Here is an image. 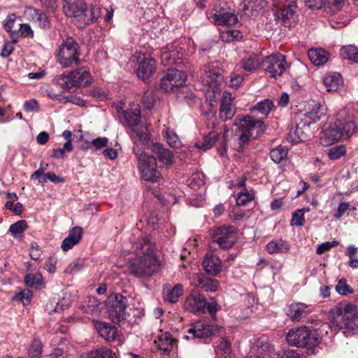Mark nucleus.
Returning a JSON list of instances; mask_svg holds the SVG:
<instances>
[{"instance_id":"obj_48","label":"nucleus","mask_w":358,"mask_h":358,"mask_svg":"<svg viewBox=\"0 0 358 358\" xmlns=\"http://www.w3.org/2000/svg\"><path fill=\"white\" fill-rule=\"evenodd\" d=\"M155 101V95L152 91L148 90L144 92L141 99V104L148 110L152 108Z\"/></svg>"},{"instance_id":"obj_56","label":"nucleus","mask_w":358,"mask_h":358,"mask_svg":"<svg viewBox=\"0 0 358 358\" xmlns=\"http://www.w3.org/2000/svg\"><path fill=\"white\" fill-rule=\"evenodd\" d=\"M42 352V345L39 341H34L29 349V355L31 358H39Z\"/></svg>"},{"instance_id":"obj_43","label":"nucleus","mask_w":358,"mask_h":358,"mask_svg":"<svg viewBox=\"0 0 358 358\" xmlns=\"http://www.w3.org/2000/svg\"><path fill=\"white\" fill-rule=\"evenodd\" d=\"M255 199V194L252 189L248 191L244 188L238 194L236 198V203L238 206H246L248 203L251 202Z\"/></svg>"},{"instance_id":"obj_15","label":"nucleus","mask_w":358,"mask_h":358,"mask_svg":"<svg viewBox=\"0 0 358 358\" xmlns=\"http://www.w3.org/2000/svg\"><path fill=\"white\" fill-rule=\"evenodd\" d=\"M206 305L207 300L203 295L190 294L186 298L184 308L192 313L200 314L205 313Z\"/></svg>"},{"instance_id":"obj_17","label":"nucleus","mask_w":358,"mask_h":358,"mask_svg":"<svg viewBox=\"0 0 358 358\" xmlns=\"http://www.w3.org/2000/svg\"><path fill=\"white\" fill-rule=\"evenodd\" d=\"M81 13H78L76 18L80 22V27H84L90 23L95 22L101 15L100 8L96 6H92L90 8L83 9Z\"/></svg>"},{"instance_id":"obj_46","label":"nucleus","mask_w":358,"mask_h":358,"mask_svg":"<svg viewBox=\"0 0 358 358\" xmlns=\"http://www.w3.org/2000/svg\"><path fill=\"white\" fill-rule=\"evenodd\" d=\"M183 294V288L180 284L176 285L166 295V300L171 303H176Z\"/></svg>"},{"instance_id":"obj_27","label":"nucleus","mask_w":358,"mask_h":358,"mask_svg":"<svg viewBox=\"0 0 358 358\" xmlns=\"http://www.w3.org/2000/svg\"><path fill=\"white\" fill-rule=\"evenodd\" d=\"M175 339L169 332L162 333L158 337L157 347L161 354L163 355H169L170 352L173 350Z\"/></svg>"},{"instance_id":"obj_8","label":"nucleus","mask_w":358,"mask_h":358,"mask_svg":"<svg viewBox=\"0 0 358 358\" xmlns=\"http://www.w3.org/2000/svg\"><path fill=\"white\" fill-rule=\"evenodd\" d=\"M127 299L119 293L111 294L106 301V306L109 320L117 324L126 319Z\"/></svg>"},{"instance_id":"obj_39","label":"nucleus","mask_w":358,"mask_h":358,"mask_svg":"<svg viewBox=\"0 0 358 358\" xmlns=\"http://www.w3.org/2000/svg\"><path fill=\"white\" fill-rule=\"evenodd\" d=\"M217 138V134L214 132H210L208 135L205 136L201 141L195 143V147L198 149L206 151L210 149Z\"/></svg>"},{"instance_id":"obj_57","label":"nucleus","mask_w":358,"mask_h":358,"mask_svg":"<svg viewBox=\"0 0 358 358\" xmlns=\"http://www.w3.org/2000/svg\"><path fill=\"white\" fill-rule=\"evenodd\" d=\"M32 294L28 289H24L15 296V298L20 300L24 305L29 304L31 301Z\"/></svg>"},{"instance_id":"obj_53","label":"nucleus","mask_w":358,"mask_h":358,"mask_svg":"<svg viewBox=\"0 0 358 358\" xmlns=\"http://www.w3.org/2000/svg\"><path fill=\"white\" fill-rule=\"evenodd\" d=\"M336 292L341 295H346L348 294H352L353 289L347 284L345 278L338 280L336 286Z\"/></svg>"},{"instance_id":"obj_62","label":"nucleus","mask_w":358,"mask_h":358,"mask_svg":"<svg viewBox=\"0 0 358 358\" xmlns=\"http://www.w3.org/2000/svg\"><path fill=\"white\" fill-rule=\"evenodd\" d=\"M16 16L14 13L10 14L7 16L3 22V27L7 31H11L13 24L15 22Z\"/></svg>"},{"instance_id":"obj_19","label":"nucleus","mask_w":358,"mask_h":358,"mask_svg":"<svg viewBox=\"0 0 358 358\" xmlns=\"http://www.w3.org/2000/svg\"><path fill=\"white\" fill-rule=\"evenodd\" d=\"M309 125L310 122H304L301 126L298 124L292 126L288 133L287 141L294 144L306 141L308 138V134L304 129L308 130Z\"/></svg>"},{"instance_id":"obj_5","label":"nucleus","mask_w":358,"mask_h":358,"mask_svg":"<svg viewBox=\"0 0 358 358\" xmlns=\"http://www.w3.org/2000/svg\"><path fill=\"white\" fill-rule=\"evenodd\" d=\"M333 319L348 332H358V307L350 303H340L332 312Z\"/></svg>"},{"instance_id":"obj_18","label":"nucleus","mask_w":358,"mask_h":358,"mask_svg":"<svg viewBox=\"0 0 358 358\" xmlns=\"http://www.w3.org/2000/svg\"><path fill=\"white\" fill-rule=\"evenodd\" d=\"M296 6H288V7L278 8L275 10V16L281 20L285 27H291L296 22Z\"/></svg>"},{"instance_id":"obj_14","label":"nucleus","mask_w":358,"mask_h":358,"mask_svg":"<svg viewBox=\"0 0 358 358\" xmlns=\"http://www.w3.org/2000/svg\"><path fill=\"white\" fill-rule=\"evenodd\" d=\"M311 312L309 305L301 302L291 303L286 309V315L292 322H299Z\"/></svg>"},{"instance_id":"obj_26","label":"nucleus","mask_w":358,"mask_h":358,"mask_svg":"<svg viewBox=\"0 0 358 358\" xmlns=\"http://www.w3.org/2000/svg\"><path fill=\"white\" fill-rule=\"evenodd\" d=\"M95 327L100 335L106 341L110 342L117 336V328L104 322H96Z\"/></svg>"},{"instance_id":"obj_29","label":"nucleus","mask_w":358,"mask_h":358,"mask_svg":"<svg viewBox=\"0 0 358 358\" xmlns=\"http://www.w3.org/2000/svg\"><path fill=\"white\" fill-rule=\"evenodd\" d=\"M308 55L310 61L315 66L324 65L329 59V53L322 48H312L308 50Z\"/></svg>"},{"instance_id":"obj_64","label":"nucleus","mask_w":358,"mask_h":358,"mask_svg":"<svg viewBox=\"0 0 358 358\" xmlns=\"http://www.w3.org/2000/svg\"><path fill=\"white\" fill-rule=\"evenodd\" d=\"M56 260L53 257H48L44 264V268L49 273H52L55 271Z\"/></svg>"},{"instance_id":"obj_49","label":"nucleus","mask_w":358,"mask_h":358,"mask_svg":"<svg viewBox=\"0 0 358 358\" xmlns=\"http://www.w3.org/2000/svg\"><path fill=\"white\" fill-rule=\"evenodd\" d=\"M108 139L106 137H98L96 139L93 140L92 142V145H90L89 143H86V145H83L82 148L88 149L94 147L96 150L101 149L102 148L106 147L108 145Z\"/></svg>"},{"instance_id":"obj_58","label":"nucleus","mask_w":358,"mask_h":358,"mask_svg":"<svg viewBox=\"0 0 358 358\" xmlns=\"http://www.w3.org/2000/svg\"><path fill=\"white\" fill-rule=\"evenodd\" d=\"M288 6H296V0H273V6L275 8L288 7Z\"/></svg>"},{"instance_id":"obj_31","label":"nucleus","mask_w":358,"mask_h":358,"mask_svg":"<svg viewBox=\"0 0 358 358\" xmlns=\"http://www.w3.org/2000/svg\"><path fill=\"white\" fill-rule=\"evenodd\" d=\"M218 281L215 279L205 276L203 274H199L196 276V285L205 292H215L218 287Z\"/></svg>"},{"instance_id":"obj_7","label":"nucleus","mask_w":358,"mask_h":358,"mask_svg":"<svg viewBox=\"0 0 358 358\" xmlns=\"http://www.w3.org/2000/svg\"><path fill=\"white\" fill-rule=\"evenodd\" d=\"M55 80L63 90H69L74 87H80L90 84L91 76L85 68L81 67L69 74L59 76Z\"/></svg>"},{"instance_id":"obj_44","label":"nucleus","mask_w":358,"mask_h":358,"mask_svg":"<svg viewBox=\"0 0 358 358\" xmlns=\"http://www.w3.org/2000/svg\"><path fill=\"white\" fill-rule=\"evenodd\" d=\"M347 0H325L324 8L327 13L334 14L341 10Z\"/></svg>"},{"instance_id":"obj_36","label":"nucleus","mask_w":358,"mask_h":358,"mask_svg":"<svg viewBox=\"0 0 358 358\" xmlns=\"http://www.w3.org/2000/svg\"><path fill=\"white\" fill-rule=\"evenodd\" d=\"M255 347L257 353L251 355L250 358H271L274 351L273 347L266 342L258 341Z\"/></svg>"},{"instance_id":"obj_22","label":"nucleus","mask_w":358,"mask_h":358,"mask_svg":"<svg viewBox=\"0 0 358 358\" xmlns=\"http://www.w3.org/2000/svg\"><path fill=\"white\" fill-rule=\"evenodd\" d=\"M217 330V327L213 325L197 324L189 328L187 331L194 338H206L215 334Z\"/></svg>"},{"instance_id":"obj_12","label":"nucleus","mask_w":358,"mask_h":358,"mask_svg":"<svg viewBox=\"0 0 358 358\" xmlns=\"http://www.w3.org/2000/svg\"><path fill=\"white\" fill-rule=\"evenodd\" d=\"M138 68L136 70V74L139 78L145 83H148L150 78L152 77L156 71V61L150 57H143V59L138 58Z\"/></svg>"},{"instance_id":"obj_11","label":"nucleus","mask_w":358,"mask_h":358,"mask_svg":"<svg viewBox=\"0 0 358 358\" xmlns=\"http://www.w3.org/2000/svg\"><path fill=\"white\" fill-rule=\"evenodd\" d=\"M213 239L220 248L224 249L230 248L236 243L235 229L233 227L227 226L218 227L213 235Z\"/></svg>"},{"instance_id":"obj_34","label":"nucleus","mask_w":358,"mask_h":358,"mask_svg":"<svg viewBox=\"0 0 358 358\" xmlns=\"http://www.w3.org/2000/svg\"><path fill=\"white\" fill-rule=\"evenodd\" d=\"M289 249V243L282 239L272 241L266 245V250L269 254L287 253Z\"/></svg>"},{"instance_id":"obj_2","label":"nucleus","mask_w":358,"mask_h":358,"mask_svg":"<svg viewBox=\"0 0 358 358\" xmlns=\"http://www.w3.org/2000/svg\"><path fill=\"white\" fill-rule=\"evenodd\" d=\"M266 129L265 124L252 117L246 115L243 118L237 117L231 128L233 148L243 152L248 148L252 140L256 139Z\"/></svg>"},{"instance_id":"obj_54","label":"nucleus","mask_w":358,"mask_h":358,"mask_svg":"<svg viewBox=\"0 0 358 358\" xmlns=\"http://www.w3.org/2000/svg\"><path fill=\"white\" fill-rule=\"evenodd\" d=\"M305 218L303 215V210H297L293 214L291 220L292 226L301 227L304 225Z\"/></svg>"},{"instance_id":"obj_13","label":"nucleus","mask_w":358,"mask_h":358,"mask_svg":"<svg viewBox=\"0 0 358 358\" xmlns=\"http://www.w3.org/2000/svg\"><path fill=\"white\" fill-rule=\"evenodd\" d=\"M341 129L338 120L329 124L322 131L320 137L321 143L324 146H328L340 141L343 138V133Z\"/></svg>"},{"instance_id":"obj_28","label":"nucleus","mask_w":358,"mask_h":358,"mask_svg":"<svg viewBox=\"0 0 358 358\" xmlns=\"http://www.w3.org/2000/svg\"><path fill=\"white\" fill-rule=\"evenodd\" d=\"M152 151L157 156L159 162L166 166L171 165L173 163V155L172 152L164 148L160 143H153Z\"/></svg>"},{"instance_id":"obj_9","label":"nucleus","mask_w":358,"mask_h":358,"mask_svg":"<svg viewBox=\"0 0 358 358\" xmlns=\"http://www.w3.org/2000/svg\"><path fill=\"white\" fill-rule=\"evenodd\" d=\"M201 79L214 93L220 90V85L224 81L222 70L217 65L208 64L204 65L201 71Z\"/></svg>"},{"instance_id":"obj_32","label":"nucleus","mask_w":358,"mask_h":358,"mask_svg":"<svg viewBox=\"0 0 358 358\" xmlns=\"http://www.w3.org/2000/svg\"><path fill=\"white\" fill-rule=\"evenodd\" d=\"M262 59L256 55L252 54L243 58L240 62V67L245 71H252L261 66Z\"/></svg>"},{"instance_id":"obj_41","label":"nucleus","mask_w":358,"mask_h":358,"mask_svg":"<svg viewBox=\"0 0 358 358\" xmlns=\"http://www.w3.org/2000/svg\"><path fill=\"white\" fill-rule=\"evenodd\" d=\"M340 54L343 59L358 62V49L355 45H349L342 47L340 50Z\"/></svg>"},{"instance_id":"obj_20","label":"nucleus","mask_w":358,"mask_h":358,"mask_svg":"<svg viewBox=\"0 0 358 358\" xmlns=\"http://www.w3.org/2000/svg\"><path fill=\"white\" fill-rule=\"evenodd\" d=\"M232 97L229 92H224L220 106L219 115L223 121L232 118L235 114V109L231 107Z\"/></svg>"},{"instance_id":"obj_4","label":"nucleus","mask_w":358,"mask_h":358,"mask_svg":"<svg viewBox=\"0 0 358 358\" xmlns=\"http://www.w3.org/2000/svg\"><path fill=\"white\" fill-rule=\"evenodd\" d=\"M286 339L290 345L304 348L312 350L313 352L321 341L317 331L306 326L290 329L286 336Z\"/></svg>"},{"instance_id":"obj_52","label":"nucleus","mask_w":358,"mask_h":358,"mask_svg":"<svg viewBox=\"0 0 358 358\" xmlns=\"http://www.w3.org/2000/svg\"><path fill=\"white\" fill-rule=\"evenodd\" d=\"M73 150V146L71 143V141H67L63 148H58L53 149L52 152V157L57 158V159H61L64 157V152H71Z\"/></svg>"},{"instance_id":"obj_45","label":"nucleus","mask_w":358,"mask_h":358,"mask_svg":"<svg viewBox=\"0 0 358 358\" xmlns=\"http://www.w3.org/2000/svg\"><path fill=\"white\" fill-rule=\"evenodd\" d=\"M24 281L30 287L40 288L43 285V279L41 273H29L25 275Z\"/></svg>"},{"instance_id":"obj_55","label":"nucleus","mask_w":358,"mask_h":358,"mask_svg":"<svg viewBox=\"0 0 358 358\" xmlns=\"http://www.w3.org/2000/svg\"><path fill=\"white\" fill-rule=\"evenodd\" d=\"M159 87L165 92L177 93L171 80H167L166 73L161 78Z\"/></svg>"},{"instance_id":"obj_63","label":"nucleus","mask_w":358,"mask_h":358,"mask_svg":"<svg viewBox=\"0 0 358 358\" xmlns=\"http://www.w3.org/2000/svg\"><path fill=\"white\" fill-rule=\"evenodd\" d=\"M350 207V203L347 202H342L339 204L337 211L334 214V217L336 218H340L342 217L345 212L348 210Z\"/></svg>"},{"instance_id":"obj_35","label":"nucleus","mask_w":358,"mask_h":358,"mask_svg":"<svg viewBox=\"0 0 358 358\" xmlns=\"http://www.w3.org/2000/svg\"><path fill=\"white\" fill-rule=\"evenodd\" d=\"M26 13L29 17H31L32 20L38 24L40 27L46 28L49 27L50 20L48 17L45 13L40 12L39 10L29 8L27 10Z\"/></svg>"},{"instance_id":"obj_23","label":"nucleus","mask_w":358,"mask_h":358,"mask_svg":"<svg viewBox=\"0 0 358 358\" xmlns=\"http://www.w3.org/2000/svg\"><path fill=\"white\" fill-rule=\"evenodd\" d=\"M204 271L213 275H217L221 271V260L216 255H207L202 262Z\"/></svg>"},{"instance_id":"obj_37","label":"nucleus","mask_w":358,"mask_h":358,"mask_svg":"<svg viewBox=\"0 0 358 358\" xmlns=\"http://www.w3.org/2000/svg\"><path fill=\"white\" fill-rule=\"evenodd\" d=\"M274 107L272 100L265 99L257 102L251 109L252 113H257L266 117Z\"/></svg>"},{"instance_id":"obj_42","label":"nucleus","mask_w":358,"mask_h":358,"mask_svg":"<svg viewBox=\"0 0 358 358\" xmlns=\"http://www.w3.org/2000/svg\"><path fill=\"white\" fill-rule=\"evenodd\" d=\"M287 154V148L280 145L271 150L270 157L275 163H280L286 158Z\"/></svg>"},{"instance_id":"obj_24","label":"nucleus","mask_w":358,"mask_h":358,"mask_svg":"<svg viewBox=\"0 0 358 358\" xmlns=\"http://www.w3.org/2000/svg\"><path fill=\"white\" fill-rule=\"evenodd\" d=\"M85 6L84 0H64L63 10L66 16L76 17Z\"/></svg>"},{"instance_id":"obj_61","label":"nucleus","mask_w":358,"mask_h":358,"mask_svg":"<svg viewBox=\"0 0 358 358\" xmlns=\"http://www.w3.org/2000/svg\"><path fill=\"white\" fill-rule=\"evenodd\" d=\"M243 80V77L238 74H232L230 76L229 81H226L231 87H238Z\"/></svg>"},{"instance_id":"obj_60","label":"nucleus","mask_w":358,"mask_h":358,"mask_svg":"<svg viewBox=\"0 0 358 358\" xmlns=\"http://www.w3.org/2000/svg\"><path fill=\"white\" fill-rule=\"evenodd\" d=\"M306 5L312 9H320L324 6L325 0H305Z\"/></svg>"},{"instance_id":"obj_38","label":"nucleus","mask_w":358,"mask_h":358,"mask_svg":"<svg viewBox=\"0 0 358 358\" xmlns=\"http://www.w3.org/2000/svg\"><path fill=\"white\" fill-rule=\"evenodd\" d=\"M85 358H116V355L111 349L101 347L87 352Z\"/></svg>"},{"instance_id":"obj_50","label":"nucleus","mask_w":358,"mask_h":358,"mask_svg":"<svg viewBox=\"0 0 358 358\" xmlns=\"http://www.w3.org/2000/svg\"><path fill=\"white\" fill-rule=\"evenodd\" d=\"M345 154V148L343 145H336L331 148L328 150V156L329 159L336 160L341 157Z\"/></svg>"},{"instance_id":"obj_25","label":"nucleus","mask_w":358,"mask_h":358,"mask_svg":"<svg viewBox=\"0 0 358 358\" xmlns=\"http://www.w3.org/2000/svg\"><path fill=\"white\" fill-rule=\"evenodd\" d=\"M166 73L167 80L169 79L171 80L178 93V89L185 85L187 80L186 73L176 69H169Z\"/></svg>"},{"instance_id":"obj_1","label":"nucleus","mask_w":358,"mask_h":358,"mask_svg":"<svg viewBox=\"0 0 358 358\" xmlns=\"http://www.w3.org/2000/svg\"><path fill=\"white\" fill-rule=\"evenodd\" d=\"M124 122L131 129V137L134 142L133 151L138 160V167L142 179H159L161 173L157 169V159L146 154L143 146L150 140L148 128L140 124L141 112L136 108L123 112Z\"/></svg>"},{"instance_id":"obj_30","label":"nucleus","mask_w":358,"mask_h":358,"mask_svg":"<svg viewBox=\"0 0 358 358\" xmlns=\"http://www.w3.org/2000/svg\"><path fill=\"white\" fill-rule=\"evenodd\" d=\"M323 83L327 91L336 92L342 84L341 76L338 73L326 74Z\"/></svg>"},{"instance_id":"obj_51","label":"nucleus","mask_w":358,"mask_h":358,"mask_svg":"<svg viewBox=\"0 0 358 358\" xmlns=\"http://www.w3.org/2000/svg\"><path fill=\"white\" fill-rule=\"evenodd\" d=\"M339 124H341V130L343 133V138H348L355 131V125L352 122H348L343 123L342 121L338 120Z\"/></svg>"},{"instance_id":"obj_6","label":"nucleus","mask_w":358,"mask_h":358,"mask_svg":"<svg viewBox=\"0 0 358 358\" xmlns=\"http://www.w3.org/2000/svg\"><path fill=\"white\" fill-rule=\"evenodd\" d=\"M79 45L73 37L64 38L57 50V57L63 68H69L80 64Z\"/></svg>"},{"instance_id":"obj_40","label":"nucleus","mask_w":358,"mask_h":358,"mask_svg":"<svg viewBox=\"0 0 358 358\" xmlns=\"http://www.w3.org/2000/svg\"><path fill=\"white\" fill-rule=\"evenodd\" d=\"M179 57V52L176 50H170L168 48H162L161 54L162 63L164 65L173 64Z\"/></svg>"},{"instance_id":"obj_59","label":"nucleus","mask_w":358,"mask_h":358,"mask_svg":"<svg viewBox=\"0 0 358 358\" xmlns=\"http://www.w3.org/2000/svg\"><path fill=\"white\" fill-rule=\"evenodd\" d=\"M219 349L225 357H228L231 351V343L228 340L223 339L219 345Z\"/></svg>"},{"instance_id":"obj_33","label":"nucleus","mask_w":358,"mask_h":358,"mask_svg":"<svg viewBox=\"0 0 358 358\" xmlns=\"http://www.w3.org/2000/svg\"><path fill=\"white\" fill-rule=\"evenodd\" d=\"M311 106L312 108L305 114L310 119V124L320 120L326 113V107L320 102L313 101Z\"/></svg>"},{"instance_id":"obj_10","label":"nucleus","mask_w":358,"mask_h":358,"mask_svg":"<svg viewBox=\"0 0 358 358\" xmlns=\"http://www.w3.org/2000/svg\"><path fill=\"white\" fill-rule=\"evenodd\" d=\"M285 57L276 53L266 57L261 63L262 69L272 78L280 76L286 69Z\"/></svg>"},{"instance_id":"obj_47","label":"nucleus","mask_w":358,"mask_h":358,"mask_svg":"<svg viewBox=\"0 0 358 358\" xmlns=\"http://www.w3.org/2000/svg\"><path fill=\"white\" fill-rule=\"evenodd\" d=\"M27 228V222L26 220H22L11 224L9 231L14 237H17L22 234Z\"/></svg>"},{"instance_id":"obj_21","label":"nucleus","mask_w":358,"mask_h":358,"mask_svg":"<svg viewBox=\"0 0 358 358\" xmlns=\"http://www.w3.org/2000/svg\"><path fill=\"white\" fill-rule=\"evenodd\" d=\"M83 230L80 227H74L72 228L66 238L62 243L61 248L64 251H68L74 245L78 244L83 236Z\"/></svg>"},{"instance_id":"obj_3","label":"nucleus","mask_w":358,"mask_h":358,"mask_svg":"<svg viewBox=\"0 0 358 358\" xmlns=\"http://www.w3.org/2000/svg\"><path fill=\"white\" fill-rule=\"evenodd\" d=\"M155 245L147 238L138 239L132 250L137 257L130 266L132 274L136 277L151 276L159 269V263L154 255Z\"/></svg>"},{"instance_id":"obj_16","label":"nucleus","mask_w":358,"mask_h":358,"mask_svg":"<svg viewBox=\"0 0 358 358\" xmlns=\"http://www.w3.org/2000/svg\"><path fill=\"white\" fill-rule=\"evenodd\" d=\"M215 13L212 16V20L217 25L232 26L238 22V18L233 13L226 10L222 7H215Z\"/></svg>"}]
</instances>
